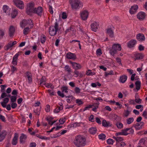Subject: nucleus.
<instances>
[{
  "instance_id": "nucleus-1",
  "label": "nucleus",
  "mask_w": 147,
  "mask_h": 147,
  "mask_svg": "<svg viewBox=\"0 0 147 147\" xmlns=\"http://www.w3.org/2000/svg\"><path fill=\"white\" fill-rule=\"evenodd\" d=\"M74 143L77 147H83L86 144V139L82 136H77L75 138Z\"/></svg>"
},
{
  "instance_id": "nucleus-2",
  "label": "nucleus",
  "mask_w": 147,
  "mask_h": 147,
  "mask_svg": "<svg viewBox=\"0 0 147 147\" xmlns=\"http://www.w3.org/2000/svg\"><path fill=\"white\" fill-rule=\"evenodd\" d=\"M69 2L71 8L76 10L82 8L83 5L82 3L79 0H69Z\"/></svg>"
},
{
  "instance_id": "nucleus-3",
  "label": "nucleus",
  "mask_w": 147,
  "mask_h": 147,
  "mask_svg": "<svg viewBox=\"0 0 147 147\" xmlns=\"http://www.w3.org/2000/svg\"><path fill=\"white\" fill-rule=\"evenodd\" d=\"M60 30L58 23L57 22H56L54 26L51 25L50 26L49 29V34L51 36H54L56 34L57 32Z\"/></svg>"
},
{
  "instance_id": "nucleus-4",
  "label": "nucleus",
  "mask_w": 147,
  "mask_h": 147,
  "mask_svg": "<svg viewBox=\"0 0 147 147\" xmlns=\"http://www.w3.org/2000/svg\"><path fill=\"white\" fill-rule=\"evenodd\" d=\"M28 25L30 26V28L33 27V22L30 19L28 20H23L20 23V27L22 28Z\"/></svg>"
},
{
  "instance_id": "nucleus-5",
  "label": "nucleus",
  "mask_w": 147,
  "mask_h": 147,
  "mask_svg": "<svg viewBox=\"0 0 147 147\" xmlns=\"http://www.w3.org/2000/svg\"><path fill=\"white\" fill-rule=\"evenodd\" d=\"M34 3H30L27 5V8L26 12L27 14L31 15L33 13L34 8Z\"/></svg>"
},
{
  "instance_id": "nucleus-6",
  "label": "nucleus",
  "mask_w": 147,
  "mask_h": 147,
  "mask_svg": "<svg viewBox=\"0 0 147 147\" xmlns=\"http://www.w3.org/2000/svg\"><path fill=\"white\" fill-rule=\"evenodd\" d=\"M89 15V13L88 11L84 10L80 12V16L83 20H86L87 19Z\"/></svg>"
},
{
  "instance_id": "nucleus-7",
  "label": "nucleus",
  "mask_w": 147,
  "mask_h": 147,
  "mask_svg": "<svg viewBox=\"0 0 147 147\" xmlns=\"http://www.w3.org/2000/svg\"><path fill=\"white\" fill-rule=\"evenodd\" d=\"M14 2L18 7L21 9L24 8V5L22 1L20 0H14Z\"/></svg>"
},
{
  "instance_id": "nucleus-8",
  "label": "nucleus",
  "mask_w": 147,
  "mask_h": 147,
  "mask_svg": "<svg viewBox=\"0 0 147 147\" xmlns=\"http://www.w3.org/2000/svg\"><path fill=\"white\" fill-rule=\"evenodd\" d=\"M144 123L143 122H141L140 123H136L133 125V127L135 128L136 130H139L142 128V127L144 125Z\"/></svg>"
},
{
  "instance_id": "nucleus-9",
  "label": "nucleus",
  "mask_w": 147,
  "mask_h": 147,
  "mask_svg": "<svg viewBox=\"0 0 147 147\" xmlns=\"http://www.w3.org/2000/svg\"><path fill=\"white\" fill-rule=\"evenodd\" d=\"M43 11L42 7L40 6L38 7L37 8H35L33 13H36L38 16H41Z\"/></svg>"
},
{
  "instance_id": "nucleus-10",
  "label": "nucleus",
  "mask_w": 147,
  "mask_h": 147,
  "mask_svg": "<svg viewBox=\"0 0 147 147\" xmlns=\"http://www.w3.org/2000/svg\"><path fill=\"white\" fill-rule=\"evenodd\" d=\"M137 43V41L134 39H132L128 42L127 43V47L130 48L134 47Z\"/></svg>"
},
{
  "instance_id": "nucleus-11",
  "label": "nucleus",
  "mask_w": 147,
  "mask_h": 147,
  "mask_svg": "<svg viewBox=\"0 0 147 147\" xmlns=\"http://www.w3.org/2000/svg\"><path fill=\"white\" fill-rule=\"evenodd\" d=\"M145 13L142 11L139 12L137 14V18L140 20H144L145 18Z\"/></svg>"
},
{
  "instance_id": "nucleus-12",
  "label": "nucleus",
  "mask_w": 147,
  "mask_h": 147,
  "mask_svg": "<svg viewBox=\"0 0 147 147\" xmlns=\"http://www.w3.org/2000/svg\"><path fill=\"white\" fill-rule=\"evenodd\" d=\"M99 25V23L96 22H94L91 25L92 30L94 32H96L98 29Z\"/></svg>"
},
{
  "instance_id": "nucleus-13",
  "label": "nucleus",
  "mask_w": 147,
  "mask_h": 147,
  "mask_svg": "<svg viewBox=\"0 0 147 147\" xmlns=\"http://www.w3.org/2000/svg\"><path fill=\"white\" fill-rule=\"evenodd\" d=\"M69 63L72 64V66L74 69L76 70L80 69L81 68V65L76 62H73L71 61H69Z\"/></svg>"
},
{
  "instance_id": "nucleus-14",
  "label": "nucleus",
  "mask_w": 147,
  "mask_h": 147,
  "mask_svg": "<svg viewBox=\"0 0 147 147\" xmlns=\"http://www.w3.org/2000/svg\"><path fill=\"white\" fill-rule=\"evenodd\" d=\"M66 57L68 59H72L75 60L76 59V55L71 52L68 53L66 55Z\"/></svg>"
},
{
  "instance_id": "nucleus-15",
  "label": "nucleus",
  "mask_w": 147,
  "mask_h": 147,
  "mask_svg": "<svg viewBox=\"0 0 147 147\" xmlns=\"http://www.w3.org/2000/svg\"><path fill=\"white\" fill-rule=\"evenodd\" d=\"M18 137V133H15L14 134V136L11 142V144L13 145H16L17 144Z\"/></svg>"
},
{
  "instance_id": "nucleus-16",
  "label": "nucleus",
  "mask_w": 147,
  "mask_h": 147,
  "mask_svg": "<svg viewBox=\"0 0 147 147\" xmlns=\"http://www.w3.org/2000/svg\"><path fill=\"white\" fill-rule=\"evenodd\" d=\"M7 133L5 130H3L0 132V142H2L5 138Z\"/></svg>"
},
{
  "instance_id": "nucleus-17",
  "label": "nucleus",
  "mask_w": 147,
  "mask_h": 147,
  "mask_svg": "<svg viewBox=\"0 0 147 147\" xmlns=\"http://www.w3.org/2000/svg\"><path fill=\"white\" fill-rule=\"evenodd\" d=\"M147 140V138L146 137L141 139L139 141L138 146H146L145 142Z\"/></svg>"
},
{
  "instance_id": "nucleus-18",
  "label": "nucleus",
  "mask_w": 147,
  "mask_h": 147,
  "mask_svg": "<svg viewBox=\"0 0 147 147\" xmlns=\"http://www.w3.org/2000/svg\"><path fill=\"white\" fill-rule=\"evenodd\" d=\"M15 32V29L13 26H10L9 30V36L11 37H13L14 35Z\"/></svg>"
},
{
  "instance_id": "nucleus-19",
  "label": "nucleus",
  "mask_w": 147,
  "mask_h": 147,
  "mask_svg": "<svg viewBox=\"0 0 147 147\" xmlns=\"http://www.w3.org/2000/svg\"><path fill=\"white\" fill-rule=\"evenodd\" d=\"M138 8V6L137 5L132 6L129 9V13L131 14H134L136 12Z\"/></svg>"
},
{
  "instance_id": "nucleus-20",
  "label": "nucleus",
  "mask_w": 147,
  "mask_h": 147,
  "mask_svg": "<svg viewBox=\"0 0 147 147\" xmlns=\"http://www.w3.org/2000/svg\"><path fill=\"white\" fill-rule=\"evenodd\" d=\"M136 38L137 40L140 41H142L145 40V37L142 34H138L136 36Z\"/></svg>"
},
{
  "instance_id": "nucleus-21",
  "label": "nucleus",
  "mask_w": 147,
  "mask_h": 147,
  "mask_svg": "<svg viewBox=\"0 0 147 147\" xmlns=\"http://www.w3.org/2000/svg\"><path fill=\"white\" fill-rule=\"evenodd\" d=\"M27 138V136L26 135L22 133L21 136L20 138V143H24L25 142V140Z\"/></svg>"
},
{
  "instance_id": "nucleus-22",
  "label": "nucleus",
  "mask_w": 147,
  "mask_h": 147,
  "mask_svg": "<svg viewBox=\"0 0 147 147\" xmlns=\"http://www.w3.org/2000/svg\"><path fill=\"white\" fill-rule=\"evenodd\" d=\"M112 48L117 52V51L121 50V46L119 44H114L112 46Z\"/></svg>"
},
{
  "instance_id": "nucleus-23",
  "label": "nucleus",
  "mask_w": 147,
  "mask_h": 147,
  "mask_svg": "<svg viewBox=\"0 0 147 147\" xmlns=\"http://www.w3.org/2000/svg\"><path fill=\"white\" fill-rule=\"evenodd\" d=\"M107 33L111 38L114 36V32L111 28H109L107 29Z\"/></svg>"
},
{
  "instance_id": "nucleus-24",
  "label": "nucleus",
  "mask_w": 147,
  "mask_h": 147,
  "mask_svg": "<svg viewBox=\"0 0 147 147\" xmlns=\"http://www.w3.org/2000/svg\"><path fill=\"white\" fill-rule=\"evenodd\" d=\"M18 56V54L16 53L13 56V61L12 62V63L13 65H17V60Z\"/></svg>"
},
{
  "instance_id": "nucleus-25",
  "label": "nucleus",
  "mask_w": 147,
  "mask_h": 147,
  "mask_svg": "<svg viewBox=\"0 0 147 147\" xmlns=\"http://www.w3.org/2000/svg\"><path fill=\"white\" fill-rule=\"evenodd\" d=\"M127 76L125 75H123L120 77L119 81L120 82L124 83L127 80Z\"/></svg>"
},
{
  "instance_id": "nucleus-26",
  "label": "nucleus",
  "mask_w": 147,
  "mask_h": 147,
  "mask_svg": "<svg viewBox=\"0 0 147 147\" xmlns=\"http://www.w3.org/2000/svg\"><path fill=\"white\" fill-rule=\"evenodd\" d=\"M134 56L135 57V60L141 59L143 58V55L141 53L135 54L134 55Z\"/></svg>"
},
{
  "instance_id": "nucleus-27",
  "label": "nucleus",
  "mask_w": 147,
  "mask_h": 147,
  "mask_svg": "<svg viewBox=\"0 0 147 147\" xmlns=\"http://www.w3.org/2000/svg\"><path fill=\"white\" fill-rule=\"evenodd\" d=\"M102 126L105 127L111 126H112V124H110L109 122H107L105 120H104L102 121Z\"/></svg>"
},
{
  "instance_id": "nucleus-28",
  "label": "nucleus",
  "mask_w": 147,
  "mask_h": 147,
  "mask_svg": "<svg viewBox=\"0 0 147 147\" xmlns=\"http://www.w3.org/2000/svg\"><path fill=\"white\" fill-rule=\"evenodd\" d=\"M3 12L7 13L8 14L10 13V9H9V7L6 5H4L3 7Z\"/></svg>"
},
{
  "instance_id": "nucleus-29",
  "label": "nucleus",
  "mask_w": 147,
  "mask_h": 147,
  "mask_svg": "<svg viewBox=\"0 0 147 147\" xmlns=\"http://www.w3.org/2000/svg\"><path fill=\"white\" fill-rule=\"evenodd\" d=\"M89 132L92 134H94L96 133L97 131V129L96 127H91L89 130Z\"/></svg>"
},
{
  "instance_id": "nucleus-30",
  "label": "nucleus",
  "mask_w": 147,
  "mask_h": 147,
  "mask_svg": "<svg viewBox=\"0 0 147 147\" xmlns=\"http://www.w3.org/2000/svg\"><path fill=\"white\" fill-rule=\"evenodd\" d=\"M113 139L116 140V143L121 142H122V141L123 140V138L121 137L118 136L115 137L113 136Z\"/></svg>"
},
{
  "instance_id": "nucleus-31",
  "label": "nucleus",
  "mask_w": 147,
  "mask_h": 147,
  "mask_svg": "<svg viewBox=\"0 0 147 147\" xmlns=\"http://www.w3.org/2000/svg\"><path fill=\"white\" fill-rule=\"evenodd\" d=\"M128 134L129 133L126 132H124L123 131L122 129L121 132L116 133L115 134V135L117 136H118L119 135L127 136L128 135Z\"/></svg>"
},
{
  "instance_id": "nucleus-32",
  "label": "nucleus",
  "mask_w": 147,
  "mask_h": 147,
  "mask_svg": "<svg viewBox=\"0 0 147 147\" xmlns=\"http://www.w3.org/2000/svg\"><path fill=\"white\" fill-rule=\"evenodd\" d=\"M46 78L45 76H42L40 80V85H44L45 84L46 81Z\"/></svg>"
},
{
  "instance_id": "nucleus-33",
  "label": "nucleus",
  "mask_w": 147,
  "mask_h": 147,
  "mask_svg": "<svg viewBox=\"0 0 147 147\" xmlns=\"http://www.w3.org/2000/svg\"><path fill=\"white\" fill-rule=\"evenodd\" d=\"M5 32V30L0 29V39L3 38Z\"/></svg>"
},
{
  "instance_id": "nucleus-34",
  "label": "nucleus",
  "mask_w": 147,
  "mask_h": 147,
  "mask_svg": "<svg viewBox=\"0 0 147 147\" xmlns=\"http://www.w3.org/2000/svg\"><path fill=\"white\" fill-rule=\"evenodd\" d=\"M63 106H57V107L54 110V112L55 113H58L60 110H61L63 109Z\"/></svg>"
},
{
  "instance_id": "nucleus-35",
  "label": "nucleus",
  "mask_w": 147,
  "mask_h": 147,
  "mask_svg": "<svg viewBox=\"0 0 147 147\" xmlns=\"http://www.w3.org/2000/svg\"><path fill=\"white\" fill-rule=\"evenodd\" d=\"M18 14V11L16 9H14L12 12L11 13V16L12 18H15Z\"/></svg>"
},
{
  "instance_id": "nucleus-36",
  "label": "nucleus",
  "mask_w": 147,
  "mask_h": 147,
  "mask_svg": "<svg viewBox=\"0 0 147 147\" xmlns=\"http://www.w3.org/2000/svg\"><path fill=\"white\" fill-rule=\"evenodd\" d=\"M26 75L29 83L32 81V76L31 73L29 72H27L26 73Z\"/></svg>"
},
{
  "instance_id": "nucleus-37",
  "label": "nucleus",
  "mask_w": 147,
  "mask_h": 147,
  "mask_svg": "<svg viewBox=\"0 0 147 147\" xmlns=\"http://www.w3.org/2000/svg\"><path fill=\"white\" fill-rule=\"evenodd\" d=\"M13 45L11 43V41L6 46L4 47V49L5 50L7 51L10 48L12 47Z\"/></svg>"
},
{
  "instance_id": "nucleus-38",
  "label": "nucleus",
  "mask_w": 147,
  "mask_h": 147,
  "mask_svg": "<svg viewBox=\"0 0 147 147\" xmlns=\"http://www.w3.org/2000/svg\"><path fill=\"white\" fill-rule=\"evenodd\" d=\"M64 68L65 71H67L68 74L70 75L71 70L70 67L68 65H66L65 66Z\"/></svg>"
},
{
  "instance_id": "nucleus-39",
  "label": "nucleus",
  "mask_w": 147,
  "mask_h": 147,
  "mask_svg": "<svg viewBox=\"0 0 147 147\" xmlns=\"http://www.w3.org/2000/svg\"><path fill=\"white\" fill-rule=\"evenodd\" d=\"M126 145V144L124 142L116 143V144L117 147H124V146Z\"/></svg>"
},
{
  "instance_id": "nucleus-40",
  "label": "nucleus",
  "mask_w": 147,
  "mask_h": 147,
  "mask_svg": "<svg viewBox=\"0 0 147 147\" xmlns=\"http://www.w3.org/2000/svg\"><path fill=\"white\" fill-rule=\"evenodd\" d=\"M136 89L137 90H140L141 86V82L140 81H137L135 83Z\"/></svg>"
},
{
  "instance_id": "nucleus-41",
  "label": "nucleus",
  "mask_w": 147,
  "mask_h": 147,
  "mask_svg": "<svg viewBox=\"0 0 147 147\" xmlns=\"http://www.w3.org/2000/svg\"><path fill=\"white\" fill-rule=\"evenodd\" d=\"M40 39L41 43L42 44H43L46 41V36L44 34H42V35L41 36Z\"/></svg>"
},
{
  "instance_id": "nucleus-42",
  "label": "nucleus",
  "mask_w": 147,
  "mask_h": 147,
  "mask_svg": "<svg viewBox=\"0 0 147 147\" xmlns=\"http://www.w3.org/2000/svg\"><path fill=\"white\" fill-rule=\"evenodd\" d=\"M131 111H131H129L128 109H127V110H124V113H123L124 116L126 117H127L129 115Z\"/></svg>"
},
{
  "instance_id": "nucleus-43",
  "label": "nucleus",
  "mask_w": 147,
  "mask_h": 147,
  "mask_svg": "<svg viewBox=\"0 0 147 147\" xmlns=\"http://www.w3.org/2000/svg\"><path fill=\"white\" fill-rule=\"evenodd\" d=\"M106 136L103 134H101L98 135V137L99 139L100 140H105L106 139Z\"/></svg>"
},
{
  "instance_id": "nucleus-44",
  "label": "nucleus",
  "mask_w": 147,
  "mask_h": 147,
  "mask_svg": "<svg viewBox=\"0 0 147 147\" xmlns=\"http://www.w3.org/2000/svg\"><path fill=\"white\" fill-rule=\"evenodd\" d=\"M109 53L112 56H114V55L116 54L117 53V51L112 48V49H111L109 50Z\"/></svg>"
},
{
  "instance_id": "nucleus-45",
  "label": "nucleus",
  "mask_w": 147,
  "mask_h": 147,
  "mask_svg": "<svg viewBox=\"0 0 147 147\" xmlns=\"http://www.w3.org/2000/svg\"><path fill=\"white\" fill-rule=\"evenodd\" d=\"M30 31V28L27 27L24 28L23 30V34L25 35H26L28 33L29 31Z\"/></svg>"
},
{
  "instance_id": "nucleus-46",
  "label": "nucleus",
  "mask_w": 147,
  "mask_h": 147,
  "mask_svg": "<svg viewBox=\"0 0 147 147\" xmlns=\"http://www.w3.org/2000/svg\"><path fill=\"white\" fill-rule=\"evenodd\" d=\"M61 90L62 92H65L66 93L68 92V88L67 86H63L61 88Z\"/></svg>"
},
{
  "instance_id": "nucleus-47",
  "label": "nucleus",
  "mask_w": 147,
  "mask_h": 147,
  "mask_svg": "<svg viewBox=\"0 0 147 147\" xmlns=\"http://www.w3.org/2000/svg\"><path fill=\"white\" fill-rule=\"evenodd\" d=\"M134 121V119L133 117L129 118L127 119V123L128 124H130Z\"/></svg>"
},
{
  "instance_id": "nucleus-48",
  "label": "nucleus",
  "mask_w": 147,
  "mask_h": 147,
  "mask_svg": "<svg viewBox=\"0 0 147 147\" xmlns=\"http://www.w3.org/2000/svg\"><path fill=\"white\" fill-rule=\"evenodd\" d=\"M76 103L79 106L83 104V101L81 99H77L76 100Z\"/></svg>"
},
{
  "instance_id": "nucleus-49",
  "label": "nucleus",
  "mask_w": 147,
  "mask_h": 147,
  "mask_svg": "<svg viewBox=\"0 0 147 147\" xmlns=\"http://www.w3.org/2000/svg\"><path fill=\"white\" fill-rule=\"evenodd\" d=\"M70 31H74V29L72 26H71L69 28L67 29L65 31V34H67L68 32H70Z\"/></svg>"
},
{
  "instance_id": "nucleus-50",
  "label": "nucleus",
  "mask_w": 147,
  "mask_h": 147,
  "mask_svg": "<svg viewBox=\"0 0 147 147\" xmlns=\"http://www.w3.org/2000/svg\"><path fill=\"white\" fill-rule=\"evenodd\" d=\"M86 74L88 76H93L95 75V73L92 72L91 70L89 69L86 71Z\"/></svg>"
},
{
  "instance_id": "nucleus-51",
  "label": "nucleus",
  "mask_w": 147,
  "mask_h": 147,
  "mask_svg": "<svg viewBox=\"0 0 147 147\" xmlns=\"http://www.w3.org/2000/svg\"><path fill=\"white\" fill-rule=\"evenodd\" d=\"M41 107L39 109L37 108L34 110V112L36 115H39L40 113V111Z\"/></svg>"
},
{
  "instance_id": "nucleus-52",
  "label": "nucleus",
  "mask_w": 147,
  "mask_h": 147,
  "mask_svg": "<svg viewBox=\"0 0 147 147\" xmlns=\"http://www.w3.org/2000/svg\"><path fill=\"white\" fill-rule=\"evenodd\" d=\"M107 143L109 144L113 145L115 141L112 139H109L107 140Z\"/></svg>"
},
{
  "instance_id": "nucleus-53",
  "label": "nucleus",
  "mask_w": 147,
  "mask_h": 147,
  "mask_svg": "<svg viewBox=\"0 0 147 147\" xmlns=\"http://www.w3.org/2000/svg\"><path fill=\"white\" fill-rule=\"evenodd\" d=\"M17 96H12L11 97V102H14L16 101L17 99Z\"/></svg>"
},
{
  "instance_id": "nucleus-54",
  "label": "nucleus",
  "mask_w": 147,
  "mask_h": 147,
  "mask_svg": "<svg viewBox=\"0 0 147 147\" xmlns=\"http://www.w3.org/2000/svg\"><path fill=\"white\" fill-rule=\"evenodd\" d=\"M116 125L119 129H121L123 127V125L121 123L117 122L116 124Z\"/></svg>"
},
{
  "instance_id": "nucleus-55",
  "label": "nucleus",
  "mask_w": 147,
  "mask_h": 147,
  "mask_svg": "<svg viewBox=\"0 0 147 147\" xmlns=\"http://www.w3.org/2000/svg\"><path fill=\"white\" fill-rule=\"evenodd\" d=\"M105 76L107 77L109 75H113L114 74V73L113 71L111 70L109 73L105 72Z\"/></svg>"
},
{
  "instance_id": "nucleus-56",
  "label": "nucleus",
  "mask_w": 147,
  "mask_h": 147,
  "mask_svg": "<svg viewBox=\"0 0 147 147\" xmlns=\"http://www.w3.org/2000/svg\"><path fill=\"white\" fill-rule=\"evenodd\" d=\"M99 102L98 103H96V104L95 105H94V107L92 109V111H94V112H96V109L98 107V105L99 104Z\"/></svg>"
},
{
  "instance_id": "nucleus-57",
  "label": "nucleus",
  "mask_w": 147,
  "mask_h": 147,
  "mask_svg": "<svg viewBox=\"0 0 147 147\" xmlns=\"http://www.w3.org/2000/svg\"><path fill=\"white\" fill-rule=\"evenodd\" d=\"M53 119V118L51 117H48L46 118L49 124L51 122V121Z\"/></svg>"
},
{
  "instance_id": "nucleus-58",
  "label": "nucleus",
  "mask_w": 147,
  "mask_h": 147,
  "mask_svg": "<svg viewBox=\"0 0 147 147\" xmlns=\"http://www.w3.org/2000/svg\"><path fill=\"white\" fill-rule=\"evenodd\" d=\"M57 93L59 96H60L62 98H63L65 96L64 94L61 93L60 91H58L57 92Z\"/></svg>"
},
{
  "instance_id": "nucleus-59",
  "label": "nucleus",
  "mask_w": 147,
  "mask_h": 147,
  "mask_svg": "<svg viewBox=\"0 0 147 147\" xmlns=\"http://www.w3.org/2000/svg\"><path fill=\"white\" fill-rule=\"evenodd\" d=\"M13 95H15V96H17L18 94L17 90L16 89L13 90L11 93Z\"/></svg>"
},
{
  "instance_id": "nucleus-60",
  "label": "nucleus",
  "mask_w": 147,
  "mask_h": 147,
  "mask_svg": "<svg viewBox=\"0 0 147 147\" xmlns=\"http://www.w3.org/2000/svg\"><path fill=\"white\" fill-rule=\"evenodd\" d=\"M96 53L97 55H101L102 54V51L100 49H98L96 51Z\"/></svg>"
},
{
  "instance_id": "nucleus-61",
  "label": "nucleus",
  "mask_w": 147,
  "mask_h": 147,
  "mask_svg": "<svg viewBox=\"0 0 147 147\" xmlns=\"http://www.w3.org/2000/svg\"><path fill=\"white\" fill-rule=\"evenodd\" d=\"M80 89L78 87H76L74 90L75 92L76 93L78 94L80 92Z\"/></svg>"
},
{
  "instance_id": "nucleus-62",
  "label": "nucleus",
  "mask_w": 147,
  "mask_h": 147,
  "mask_svg": "<svg viewBox=\"0 0 147 147\" xmlns=\"http://www.w3.org/2000/svg\"><path fill=\"white\" fill-rule=\"evenodd\" d=\"M50 107L49 105H47L45 108V111L47 112H49L50 111Z\"/></svg>"
},
{
  "instance_id": "nucleus-63",
  "label": "nucleus",
  "mask_w": 147,
  "mask_h": 147,
  "mask_svg": "<svg viewBox=\"0 0 147 147\" xmlns=\"http://www.w3.org/2000/svg\"><path fill=\"white\" fill-rule=\"evenodd\" d=\"M89 121L92 122H94V116L93 115H90L89 118Z\"/></svg>"
},
{
  "instance_id": "nucleus-64",
  "label": "nucleus",
  "mask_w": 147,
  "mask_h": 147,
  "mask_svg": "<svg viewBox=\"0 0 147 147\" xmlns=\"http://www.w3.org/2000/svg\"><path fill=\"white\" fill-rule=\"evenodd\" d=\"M36 144L35 142H32L30 143V147H36Z\"/></svg>"
}]
</instances>
